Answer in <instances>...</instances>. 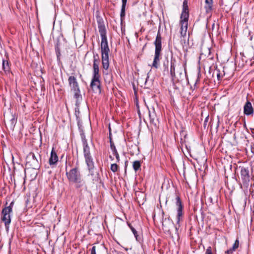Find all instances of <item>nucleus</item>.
I'll return each instance as SVG.
<instances>
[{
    "instance_id": "obj_15",
    "label": "nucleus",
    "mask_w": 254,
    "mask_h": 254,
    "mask_svg": "<svg viewBox=\"0 0 254 254\" xmlns=\"http://www.w3.org/2000/svg\"><path fill=\"white\" fill-rule=\"evenodd\" d=\"M90 87L93 91L101 92V81L99 78H92Z\"/></svg>"
},
{
    "instance_id": "obj_35",
    "label": "nucleus",
    "mask_w": 254,
    "mask_h": 254,
    "mask_svg": "<svg viewBox=\"0 0 254 254\" xmlns=\"http://www.w3.org/2000/svg\"><path fill=\"white\" fill-rule=\"evenodd\" d=\"M118 168H119V166L118 165L116 164V163H114V164H111V170H112V171H113L114 173H115L118 170Z\"/></svg>"
},
{
    "instance_id": "obj_21",
    "label": "nucleus",
    "mask_w": 254,
    "mask_h": 254,
    "mask_svg": "<svg viewBox=\"0 0 254 254\" xmlns=\"http://www.w3.org/2000/svg\"><path fill=\"white\" fill-rule=\"evenodd\" d=\"M110 147L112 151L113 154L116 156L117 162H119L120 159V155L118 153L117 150L116 148V146L115 145V144L114 142L112 140V139L111 136V134H110Z\"/></svg>"
},
{
    "instance_id": "obj_34",
    "label": "nucleus",
    "mask_w": 254,
    "mask_h": 254,
    "mask_svg": "<svg viewBox=\"0 0 254 254\" xmlns=\"http://www.w3.org/2000/svg\"><path fill=\"white\" fill-rule=\"evenodd\" d=\"M131 231L133 233L134 237H135V239L136 241L139 242L141 240L140 238L139 237V236L137 235V232L136 231V230L134 228H131Z\"/></svg>"
},
{
    "instance_id": "obj_16",
    "label": "nucleus",
    "mask_w": 254,
    "mask_h": 254,
    "mask_svg": "<svg viewBox=\"0 0 254 254\" xmlns=\"http://www.w3.org/2000/svg\"><path fill=\"white\" fill-rule=\"evenodd\" d=\"M59 160L58 156L54 148H52L51 152L50 157L49 160V163L53 167L57 165Z\"/></svg>"
},
{
    "instance_id": "obj_32",
    "label": "nucleus",
    "mask_w": 254,
    "mask_h": 254,
    "mask_svg": "<svg viewBox=\"0 0 254 254\" xmlns=\"http://www.w3.org/2000/svg\"><path fill=\"white\" fill-rule=\"evenodd\" d=\"M169 62L168 59H167L166 62L163 63V67L164 68V71L169 72Z\"/></svg>"
},
{
    "instance_id": "obj_8",
    "label": "nucleus",
    "mask_w": 254,
    "mask_h": 254,
    "mask_svg": "<svg viewBox=\"0 0 254 254\" xmlns=\"http://www.w3.org/2000/svg\"><path fill=\"white\" fill-rule=\"evenodd\" d=\"M97 24L99 32L101 38V43H108L107 32L103 19L100 17H97Z\"/></svg>"
},
{
    "instance_id": "obj_46",
    "label": "nucleus",
    "mask_w": 254,
    "mask_h": 254,
    "mask_svg": "<svg viewBox=\"0 0 254 254\" xmlns=\"http://www.w3.org/2000/svg\"><path fill=\"white\" fill-rule=\"evenodd\" d=\"M184 142H185V139H183V138H181V143L182 144H183V143H184Z\"/></svg>"
},
{
    "instance_id": "obj_4",
    "label": "nucleus",
    "mask_w": 254,
    "mask_h": 254,
    "mask_svg": "<svg viewBox=\"0 0 254 254\" xmlns=\"http://www.w3.org/2000/svg\"><path fill=\"white\" fill-rule=\"evenodd\" d=\"M110 49L108 43H101V53L102 67L107 69L109 67V53Z\"/></svg>"
},
{
    "instance_id": "obj_13",
    "label": "nucleus",
    "mask_w": 254,
    "mask_h": 254,
    "mask_svg": "<svg viewBox=\"0 0 254 254\" xmlns=\"http://www.w3.org/2000/svg\"><path fill=\"white\" fill-rule=\"evenodd\" d=\"M149 117L150 123L157 127L159 125V122L154 108L149 110Z\"/></svg>"
},
{
    "instance_id": "obj_48",
    "label": "nucleus",
    "mask_w": 254,
    "mask_h": 254,
    "mask_svg": "<svg viewBox=\"0 0 254 254\" xmlns=\"http://www.w3.org/2000/svg\"><path fill=\"white\" fill-rule=\"evenodd\" d=\"M209 199L210 200V202L212 203V198L211 197L209 198Z\"/></svg>"
},
{
    "instance_id": "obj_36",
    "label": "nucleus",
    "mask_w": 254,
    "mask_h": 254,
    "mask_svg": "<svg viewBox=\"0 0 254 254\" xmlns=\"http://www.w3.org/2000/svg\"><path fill=\"white\" fill-rule=\"evenodd\" d=\"M239 240H236L235 241L234 244H233L232 248V250H233L234 251L236 249H237L238 248V247H239Z\"/></svg>"
},
{
    "instance_id": "obj_3",
    "label": "nucleus",
    "mask_w": 254,
    "mask_h": 254,
    "mask_svg": "<svg viewBox=\"0 0 254 254\" xmlns=\"http://www.w3.org/2000/svg\"><path fill=\"white\" fill-rule=\"evenodd\" d=\"M14 201H12L8 206H5L1 211V220L4 222L6 230L9 229V224L11 223L10 213L12 212V208L14 205Z\"/></svg>"
},
{
    "instance_id": "obj_26",
    "label": "nucleus",
    "mask_w": 254,
    "mask_h": 254,
    "mask_svg": "<svg viewBox=\"0 0 254 254\" xmlns=\"http://www.w3.org/2000/svg\"><path fill=\"white\" fill-rule=\"evenodd\" d=\"M241 55H242L243 57L246 58L247 57L245 55H247L248 57H249V59L251 61L254 60V53L253 49H251L249 50H247L245 52V53H241Z\"/></svg>"
},
{
    "instance_id": "obj_40",
    "label": "nucleus",
    "mask_w": 254,
    "mask_h": 254,
    "mask_svg": "<svg viewBox=\"0 0 254 254\" xmlns=\"http://www.w3.org/2000/svg\"><path fill=\"white\" fill-rule=\"evenodd\" d=\"M96 247L93 246L91 250V254H96Z\"/></svg>"
},
{
    "instance_id": "obj_39",
    "label": "nucleus",
    "mask_w": 254,
    "mask_h": 254,
    "mask_svg": "<svg viewBox=\"0 0 254 254\" xmlns=\"http://www.w3.org/2000/svg\"><path fill=\"white\" fill-rule=\"evenodd\" d=\"M78 127H79V131L80 132L81 130H82V131L84 132V130H83V127H82V126L80 125V121H78Z\"/></svg>"
},
{
    "instance_id": "obj_37",
    "label": "nucleus",
    "mask_w": 254,
    "mask_h": 254,
    "mask_svg": "<svg viewBox=\"0 0 254 254\" xmlns=\"http://www.w3.org/2000/svg\"><path fill=\"white\" fill-rule=\"evenodd\" d=\"M205 254H214L213 249L211 247H208L206 250Z\"/></svg>"
},
{
    "instance_id": "obj_25",
    "label": "nucleus",
    "mask_w": 254,
    "mask_h": 254,
    "mask_svg": "<svg viewBox=\"0 0 254 254\" xmlns=\"http://www.w3.org/2000/svg\"><path fill=\"white\" fill-rule=\"evenodd\" d=\"M100 58L98 54H94L93 55V69H99V65L100 64Z\"/></svg>"
},
{
    "instance_id": "obj_11",
    "label": "nucleus",
    "mask_w": 254,
    "mask_h": 254,
    "mask_svg": "<svg viewBox=\"0 0 254 254\" xmlns=\"http://www.w3.org/2000/svg\"><path fill=\"white\" fill-rule=\"evenodd\" d=\"M239 169L240 170L241 178L243 184L244 186L248 187L250 181L249 170L248 168L241 166L239 167Z\"/></svg>"
},
{
    "instance_id": "obj_9",
    "label": "nucleus",
    "mask_w": 254,
    "mask_h": 254,
    "mask_svg": "<svg viewBox=\"0 0 254 254\" xmlns=\"http://www.w3.org/2000/svg\"><path fill=\"white\" fill-rule=\"evenodd\" d=\"M68 81L69 85L71 88V90L74 92V98H76V95H79V97H82L80 94V90L79 87V84L77 81L76 78L73 75H71L68 77Z\"/></svg>"
},
{
    "instance_id": "obj_45",
    "label": "nucleus",
    "mask_w": 254,
    "mask_h": 254,
    "mask_svg": "<svg viewBox=\"0 0 254 254\" xmlns=\"http://www.w3.org/2000/svg\"><path fill=\"white\" fill-rule=\"evenodd\" d=\"M127 225L131 230V228H134V227H133V226L130 223H127Z\"/></svg>"
},
{
    "instance_id": "obj_12",
    "label": "nucleus",
    "mask_w": 254,
    "mask_h": 254,
    "mask_svg": "<svg viewBox=\"0 0 254 254\" xmlns=\"http://www.w3.org/2000/svg\"><path fill=\"white\" fill-rule=\"evenodd\" d=\"M181 31L180 33L182 37H185L187 34L188 26V19L187 17H180Z\"/></svg>"
},
{
    "instance_id": "obj_6",
    "label": "nucleus",
    "mask_w": 254,
    "mask_h": 254,
    "mask_svg": "<svg viewBox=\"0 0 254 254\" xmlns=\"http://www.w3.org/2000/svg\"><path fill=\"white\" fill-rule=\"evenodd\" d=\"M66 176L69 182L73 183L80 180L81 178V175L80 172L79 165L77 163L76 166L73 168L67 171V167H66Z\"/></svg>"
},
{
    "instance_id": "obj_28",
    "label": "nucleus",
    "mask_w": 254,
    "mask_h": 254,
    "mask_svg": "<svg viewBox=\"0 0 254 254\" xmlns=\"http://www.w3.org/2000/svg\"><path fill=\"white\" fill-rule=\"evenodd\" d=\"M205 9L207 13L210 12L212 9L213 0H205Z\"/></svg>"
},
{
    "instance_id": "obj_44",
    "label": "nucleus",
    "mask_w": 254,
    "mask_h": 254,
    "mask_svg": "<svg viewBox=\"0 0 254 254\" xmlns=\"http://www.w3.org/2000/svg\"><path fill=\"white\" fill-rule=\"evenodd\" d=\"M127 225L131 230V228H134V227H133V226L130 223H127Z\"/></svg>"
},
{
    "instance_id": "obj_38",
    "label": "nucleus",
    "mask_w": 254,
    "mask_h": 254,
    "mask_svg": "<svg viewBox=\"0 0 254 254\" xmlns=\"http://www.w3.org/2000/svg\"><path fill=\"white\" fill-rule=\"evenodd\" d=\"M216 71L217 72V79H218V80L220 81L222 79V75H221L220 71L219 70L217 69Z\"/></svg>"
},
{
    "instance_id": "obj_50",
    "label": "nucleus",
    "mask_w": 254,
    "mask_h": 254,
    "mask_svg": "<svg viewBox=\"0 0 254 254\" xmlns=\"http://www.w3.org/2000/svg\"><path fill=\"white\" fill-rule=\"evenodd\" d=\"M90 175H91V176H92V175H93V174L92 172H91V173H90Z\"/></svg>"
},
{
    "instance_id": "obj_19",
    "label": "nucleus",
    "mask_w": 254,
    "mask_h": 254,
    "mask_svg": "<svg viewBox=\"0 0 254 254\" xmlns=\"http://www.w3.org/2000/svg\"><path fill=\"white\" fill-rule=\"evenodd\" d=\"M162 226L163 228L165 229L166 230H169L170 227L172 226L173 225V222L172 220H171L169 218H164V212L162 211Z\"/></svg>"
},
{
    "instance_id": "obj_42",
    "label": "nucleus",
    "mask_w": 254,
    "mask_h": 254,
    "mask_svg": "<svg viewBox=\"0 0 254 254\" xmlns=\"http://www.w3.org/2000/svg\"><path fill=\"white\" fill-rule=\"evenodd\" d=\"M181 135H184V137L185 138L187 136V134L185 132V131L184 130H182L181 131Z\"/></svg>"
},
{
    "instance_id": "obj_23",
    "label": "nucleus",
    "mask_w": 254,
    "mask_h": 254,
    "mask_svg": "<svg viewBox=\"0 0 254 254\" xmlns=\"http://www.w3.org/2000/svg\"><path fill=\"white\" fill-rule=\"evenodd\" d=\"M109 68L107 69L103 68V73L104 74V80L106 83H110L112 81L113 75L111 72H109Z\"/></svg>"
},
{
    "instance_id": "obj_43",
    "label": "nucleus",
    "mask_w": 254,
    "mask_h": 254,
    "mask_svg": "<svg viewBox=\"0 0 254 254\" xmlns=\"http://www.w3.org/2000/svg\"><path fill=\"white\" fill-rule=\"evenodd\" d=\"M98 181V177H95L94 179H93V183H94L95 182H97Z\"/></svg>"
},
{
    "instance_id": "obj_29",
    "label": "nucleus",
    "mask_w": 254,
    "mask_h": 254,
    "mask_svg": "<svg viewBox=\"0 0 254 254\" xmlns=\"http://www.w3.org/2000/svg\"><path fill=\"white\" fill-rule=\"evenodd\" d=\"M73 183L75 184V187L76 189L84 187L86 190L87 189V186L85 185V182L81 179V178H80V180H78L77 182H74Z\"/></svg>"
},
{
    "instance_id": "obj_49",
    "label": "nucleus",
    "mask_w": 254,
    "mask_h": 254,
    "mask_svg": "<svg viewBox=\"0 0 254 254\" xmlns=\"http://www.w3.org/2000/svg\"><path fill=\"white\" fill-rule=\"evenodd\" d=\"M110 158H111L112 160L113 159V158H112V157L111 156H110Z\"/></svg>"
},
{
    "instance_id": "obj_18",
    "label": "nucleus",
    "mask_w": 254,
    "mask_h": 254,
    "mask_svg": "<svg viewBox=\"0 0 254 254\" xmlns=\"http://www.w3.org/2000/svg\"><path fill=\"white\" fill-rule=\"evenodd\" d=\"M76 103H75V115L76 117V119L77 121H79V115H80V111H79V106L82 101V97H79V95H76Z\"/></svg>"
},
{
    "instance_id": "obj_1",
    "label": "nucleus",
    "mask_w": 254,
    "mask_h": 254,
    "mask_svg": "<svg viewBox=\"0 0 254 254\" xmlns=\"http://www.w3.org/2000/svg\"><path fill=\"white\" fill-rule=\"evenodd\" d=\"M80 136L83 148V153L85 162L87 165L88 170L91 172L94 167V163L90 153V147L88 146L84 132H83L82 130L80 131Z\"/></svg>"
},
{
    "instance_id": "obj_22",
    "label": "nucleus",
    "mask_w": 254,
    "mask_h": 254,
    "mask_svg": "<svg viewBox=\"0 0 254 254\" xmlns=\"http://www.w3.org/2000/svg\"><path fill=\"white\" fill-rule=\"evenodd\" d=\"M189 17V7L188 5V0H184L183 3V10L181 15V17Z\"/></svg>"
},
{
    "instance_id": "obj_31",
    "label": "nucleus",
    "mask_w": 254,
    "mask_h": 254,
    "mask_svg": "<svg viewBox=\"0 0 254 254\" xmlns=\"http://www.w3.org/2000/svg\"><path fill=\"white\" fill-rule=\"evenodd\" d=\"M55 51L57 55V59L60 60V57L61 56L60 48L59 47V44L58 43L55 46Z\"/></svg>"
},
{
    "instance_id": "obj_24",
    "label": "nucleus",
    "mask_w": 254,
    "mask_h": 254,
    "mask_svg": "<svg viewBox=\"0 0 254 254\" xmlns=\"http://www.w3.org/2000/svg\"><path fill=\"white\" fill-rule=\"evenodd\" d=\"M127 0H122V7L120 13L121 20L122 21L126 15V7Z\"/></svg>"
},
{
    "instance_id": "obj_41",
    "label": "nucleus",
    "mask_w": 254,
    "mask_h": 254,
    "mask_svg": "<svg viewBox=\"0 0 254 254\" xmlns=\"http://www.w3.org/2000/svg\"><path fill=\"white\" fill-rule=\"evenodd\" d=\"M233 250H232V249L231 248L229 250H227L226 252V253H227V254H232L233 252Z\"/></svg>"
},
{
    "instance_id": "obj_27",
    "label": "nucleus",
    "mask_w": 254,
    "mask_h": 254,
    "mask_svg": "<svg viewBox=\"0 0 254 254\" xmlns=\"http://www.w3.org/2000/svg\"><path fill=\"white\" fill-rule=\"evenodd\" d=\"M2 69L5 74L9 73L10 72V68L9 66V63L8 60H2Z\"/></svg>"
},
{
    "instance_id": "obj_30",
    "label": "nucleus",
    "mask_w": 254,
    "mask_h": 254,
    "mask_svg": "<svg viewBox=\"0 0 254 254\" xmlns=\"http://www.w3.org/2000/svg\"><path fill=\"white\" fill-rule=\"evenodd\" d=\"M141 162L140 161L136 160L133 162L132 167L135 172L141 170Z\"/></svg>"
},
{
    "instance_id": "obj_5",
    "label": "nucleus",
    "mask_w": 254,
    "mask_h": 254,
    "mask_svg": "<svg viewBox=\"0 0 254 254\" xmlns=\"http://www.w3.org/2000/svg\"><path fill=\"white\" fill-rule=\"evenodd\" d=\"M38 158L41 159V156L37 154V156L33 152H30L26 158V165L33 169H38L40 167V164Z\"/></svg>"
},
{
    "instance_id": "obj_17",
    "label": "nucleus",
    "mask_w": 254,
    "mask_h": 254,
    "mask_svg": "<svg viewBox=\"0 0 254 254\" xmlns=\"http://www.w3.org/2000/svg\"><path fill=\"white\" fill-rule=\"evenodd\" d=\"M179 64L177 63L176 60L175 58L173 57L171 58L170 61V74L172 77H176V68L177 69V66Z\"/></svg>"
},
{
    "instance_id": "obj_47",
    "label": "nucleus",
    "mask_w": 254,
    "mask_h": 254,
    "mask_svg": "<svg viewBox=\"0 0 254 254\" xmlns=\"http://www.w3.org/2000/svg\"><path fill=\"white\" fill-rule=\"evenodd\" d=\"M208 116H207L206 118H205V123L207 122V120H208Z\"/></svg>"
},
{
    "instance_id": "obj_14",
    "label": "nucleus",
    "mask_w": 254,
    "mask_h": 254,
    "mask_svg": "<svg viewBox=\"0 0 254 254\" xmlns=\"http://www.w3.org/2000/svg\"><path fill=\"white\" fill-rule=\"evenodd\" d=\"M185 69L182 64H178L177 66V69L176 71V77H172L173 80H176L178 81H182L184 79L185 74L184 72Z\"/></svg>"
},
{
    "instance_id": "obj_10",
    "label": "nucleus",
    "mask_w": 254,
    "mask_h": 254,
    "mask_svg": "<svg viewBox=\"0 0 254 254\" xmlns=\"http://www.w3.org/2000/svg\"><path fill=\"white\" fill-rule=\"evenodd\" d=\"M175 204L177 207V223L178 224L179 223L180 221H182L183 220V205L182 203V202L181 201V199L180 198V197L179 195V193L175 192Z\"/></svg>"
},
{
    "instance_id": "obj_20",
    "label": "nucleus",
    "mask_w": 254,
    "mask_h": 254,
    "mask_svg": "<svg viewBox=\"0 0 254 254\" xmlns=\"http://www.w3.org/2000/svg\"><path fill=\"white\" fill-rule=\"evenodd\" d=\"M244 114L249 116L254 113V109L252 103L248 100L246 102L244 107Z\"/></svg>"
},
{
    "instance_id": "obj_7",
    "label": "nucleus",
    "mask_w": 254,
    "mask_h": 254,
    "mask_svg": "<svg viewBox=\"0 0 254 254\" xmlns=\"http://www.w3.org/2000/svg\"><path fill=\"white\" fill-rule=\"evenodd\" d=\"M17 117L15 114L9 112L4 114V122L6 127L13 130L17 123Z\"/></svg>"
},
{
    "instance_id": "obj_2",
    "label": "nucleus",
    "mask_w": 254,
    "mask_h": 254,
    "mask_svg": "<svg viewBox=\"0 0 254 254\" xmlns=\"http://www.w3.org/2000/svg\"><path fill=\"white\" fill-rule=\"evenodd\" d=\"M155 46V55L152 64V67L155 68H158L160 64V60L161 57L162 51V37L160 30H158L154 41Z\"/></svg>"
},
{
    "instance_id": "obj_33",
    "label": "nucleus",
    "mask_w": 254,
    "mask_h": 254,
    "mask_svg": "<svg viewBox=\"0 0 254 254\" xmlns=\"http://www.w3.org/2000/svg\"><path fill=\"white\" fill-rule=\"evenodd\" d=\"M92 77L100 79V75L99 74V69H93Z\"/></svg>"
}]
</instances>
